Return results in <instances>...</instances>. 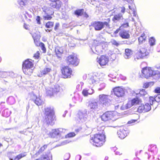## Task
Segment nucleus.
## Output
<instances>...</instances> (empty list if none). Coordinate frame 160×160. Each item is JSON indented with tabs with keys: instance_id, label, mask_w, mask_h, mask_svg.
Instances as JSON below:
<instances>
[{
	"instance_id": "bf43d9fd",
	"label": "nucleus",
	"mask_w": 160,
	"mask_h": 160,
	"mask_svg": "<svg viewBox=\"0 0 160 160\" xmlns=\"http://www.w3.org/2000/svg\"><path fill=\"white\" fill-rule=\"evenodd\" d=\"M24 27L25 29H28L29 28V26L28 25L24 23Z\"/></svg>"
},
{
	"instance_id": "6e6552de",
	"label": "nucleus",
	"mask_w": 160,
	"mask_h": 160,
	"mask_svg": "<svg viewBox=\"0 0 160 160\" xmlns=\"http://www.w3.org/2000/svg\"><path fill=\"white\" fill-rule=\"evenodd\" d=\"M42 14L43 19L45 20H49L52 18L51 16L53 13L52 9L48 7H44L42 8Z\"/></svg>"
},
{
	"instance_id": "c85d7f7f",
	"label": "nucleus",
	"mask_w": 160,
	"mask_h": 160,
	"mask_svg": "<svg viewBox=\"0 0 160 160\" xmlns=\"http://www.w3.org/2000/svg\"><path fill=\"white\" fill-rule=\"evenodd\" d=\"M51 71V69L49 68H44L40 71V73H39L38 75L39 77H41L43 75L48 74Z\"/></svg>"
},
{
	"instance_id": "79ce46f5",
	"label": "nucleus",
	"mask_w": 160,
	"mask_h": 160,
	"mask_svg": "<svg viewBox=\"0 0 160 160\" xmlns=\"http://www.w3.org/2000/svg\"><path fill=\"white\" fill-rule=\"evenodd\" d=\"M153 84V83L152 82H149L148 83H146L144 84V86L145 88H147L149 87L150 86Z\"/></svg>"
},
{
	"instance_id": "052dcab7",
	"label": "nucleus",
	"mask_w": 160,
	"mask_h": 160,
	"mask_svg": "<svg viewBox=\"0 0 160 160\" xmlns=\"http://www.w3.org/2000/svg\"><path fill=\"white\" fill-rule=\"evenodd\" d=\"M28 16L29 18H32V16L31 15H29L28 13H26V14L25 15V17H26V18H28Z\"/></svg>"
},
{
	"instance_id": "37998d69",
	"label": "nucleus",
	"mask_w": 160,
	"mask_h": 160,
	"mask_svg": "<svg viewBox=\"0 0 160 160\" xmlns=\"http://www.w3.org/2000/svg\"><path fill=\"white\" fill-rule=\"evenodd\" d=\"M75 135V134L74 132H71L68 134L66 136V137L67 138H71L74 136Z\"/></svg>"
},
{
	"instance_id": "f3484780",
	"label": "nucleus",
	"mask_w": 160,
	"mask_h": 160,
	"mask_svg": "<svg viewBox=\"0 0 160 160\" xmlns=\"http://www.w3.org/2000/svg\"><path fill=\"white\" fill-rule=\"evenodd\" d=\"M97 62L101 66H105L106 65L108 61L109 58L104 55H102L99 58H97Z\"/></svg>"
},
{
	"instance_id": "c756f323",
	"label": "nucleus",
	"mask_w": 160,
	"mask_h": 160,
	"mask_svg": "<svg viewBox=\"0 0 160 160\" xmlns=\"http://www.w3.org/2000/svg\"><path fill=\"white\" fill-rule=\"evenodd\" d=\"M122 18V14L121 13H119L114 16L112 18V20L114 22H116V21H119Z\"/></svg>"
},
{
	"instance_id": "393cba45",
	"label": "nucleus",
	"mask_w": 160,
	"mask_h": 160,
	"mask_svg": "<svg viewBox=\"0 0 160 160\" xmlns=\"http://www.w3.org/2000/svg\"><path fill=\"white\" fill-rule=\"evenodd\" d=\"M118 137L122 139L124 138L127 136L126 131L123 129H120L117 132Z\"/></svg>"
},
{
	"instance_id": "a211bd4d",
	"label": "nucleus",
	"mask_w": 160,
	"mask_h": 160,
	"mask_svg": "<svg viewBox=\"0 0 160 160\" xmlns=\"http://www.w3.org/2000/svg\"><path fill=\"white\" fill-rule=\"evenodd\" d=\"M68 62L69 64H71L75 66L77 65L79 63L78 60L76 57L73 55H70L68 57Z\"/></svg>"
},
{
	"instance_id": "dca6fc26",
	"label": "nucleus",
	"mask_w": 160,
	"mask_h": 160,
	"mask_svg": "<svg viewBox=\"0 0 160 160\" xmlns=\"http://www.w3.org/2000/svg\"><path fill=\"white\" fill-rule=\"evenodd\" d=\"M89 82L90 83H92V84L94 85L100 83V86H101V88L98 89V90L99 91H101L103 89L105 86L104 83H102V81L100 80L99 79L96 77H93V78H91Z\"/></svg>"
},
{
	"instance_id": "6e6d98bb",
	"label": "nucleus",
	"mask_w": 160,
	"mask_h": 160,
	"mask_svg": "<svg viewBox=\"0 0 160 160\" xmlns=\"http://www.w3.org/2000/svg\"><path fill=\"white\" fill-rule=\"evenodd\" d=\"M70 142L68 141L67 140H65L64 141H63L61 143V145H64L65 144H66Z\"/></svg>"
},
{
	"instance_id": "0eeeda50",
	"label": "nucleus",
	"mask_w": 160,
	"mask_h": 160,
	"mask_svg": "<svg viewBox=\"0 0 160 160\" xmlns=\"http://www.w3.org/2000/svg\"><path fill=\"white\" fill-rule=\"evenodd\" d=\"M154 75L153 71L152 68L149 67H147L142 69L140 76L142 78H148Z\"/></svg>"
},
{
	"instance_id": "b1692460",
	"label": "nucleus",
	"mask_w": 160,
	"mask_h": 160,
	"mask_svg": "<svg viewBox=\"0 0 160 160\" xmlns=\"http://www.w3.org/2000/svg\"><path fill=\"white\" fill-rule=\"evenodd\" d=\"M52 155L49 153L47 154H43L40 158L36 160H52Z\"/></svg>"
},
{
	"instance_id": "774afa93",
	"label": "nucleus",
	"mask_w": 160,
	"mask_h": 160,
	"mask_svg": "<svg viewBox=\"0 0 160 160\" xmlns=\"http://www.w3.org/2000/svg\"><path fill=\"white\" fill-rule=\"evenodd\" d=\"M132 21L133 22L134 21V20L133 18H132Z\"/></svg>"
},
{
	"instance_id": "f8f14e48",
	"label": "nucleus",
	"mask_w": 160,
	"mask_h": 160,
	"mask_svg": "<svg viewBox=\"0 0 160 160\" xmlns=\"http://www.w3.org/2000/svg\"><path fill=\"white\" fill-rule=\"evenodd\" d=\"M110 96L108 95L102 94L99 96V100L103 105H108L111 102Z\"/></svg>"
},
{
	"instance_id": "603ef678",
	"label": "nucleus",
	"mask_w": 160,
	"mask_h": 160,
	"mask_svg": "<svg viewBox=\"0 0 160 160\" xmlns=\"http://www.w3.org/2000/svg\"><path fill=\"white\" fill-rule=\"evenodd\" d=\"M128 8L129 9H130L132 12L136 10L135 8L133 6H129Z\"/></svg>"
},
{
	"instance_id": "72a5a7b5",
	"label": "nucleus",
	"mask_w": 160,
	"mask_h": 160,
	"mask_svg": "<svg viewBox=\"0 0 160 160\" xmlns=\"http://www.w3.org/2000/svg\"><path fill=\"white\" fill-rule=\"evenodd\" d=\"M10 111L8 109H6L2 112V114L4 117H8L10 115Z\"/></svg>"
},
{
	"instance_id": "c9c22d12",
	"label": "nucleus",
	"mask_w": 160,
	"mask_h": 160,
	"mask_svg": "<svg viewBox=\"0 0 160 160\" xmlns=\"http://www.w3.org/2000/svg\"><path fill=\"white\" fill-rule=\"evenodd\" d=\"M47 148V145H44L39 149L38 152L36 153V154H39L43 152L46 148Z\"/></svg>"
},
{
	"instance_id": "f704fd0d",
	"label": "nucleus",
	"mask_w": 160,
	"mask_h": 160,
	"mask_svg": "<svg viewBox=\"0 0 160 160\" xmlns=\"http://www.w3.org/2000/svg\"><path fill=\"white\" fill-rule=\"evenodd\" d=\"M155 39L153 37H151L149 39V43L151 46H152L155 44Z\"/></svg>"
},
{
	"instance_id": "f257e3e1",
	"label": "nucleus",
	"mask_w": 160,
	"mask_h": 160,
	"mask_svg": "<svg viewBox=\"0 0 160 160\" xmlns=\"http://www.w3.org/2000/svg\"><path fill=\"white\" fill-rule=\"evenodd\" d=\"M93 43L94 47L91 48V49L92 52L94 53H102L103 50H105L107 47V45L104 42L100 41L98 38L94 40Z\"/></svg>"
},
{
	"instance_id": "412c9836",
	"label": "nucleus",
	"mask_w": 160,
	"mask_h": 160,
	"mask_svg": "<svg viewBox=\"0 0 160 160\" xmlns=\"http://www.w3.org/2000/svg\"><path fill=\"white\" fill-rule=\"evenodd\" d=\"M87 111L86 109L80 111L78 112V117L82 122H84L87 120Z\"/></svg>"
},
{
	"instance_id": "cd10ccee",
	"label": "nucleus",
	"mask_w": 160,
	"mask_h": 160,
	"mask_svg": "<svg viewBox=\"0 0 160 160\" xmlns=\"http://www.w3.org/2000/svg\"><path fill=\"white\" fill-rule=\"evenodd\" d=\"M132 54V51L129 49H126L125 50V52L124 57L125 59H128L130 58Z\"/></svg>"
},
{
	"instance_id": "58836bf2",
	"label": "nucleus",
	"mask_w": 160,
	"mask_h": 160,
	"mask_svg": "<svg viewBox=\"0 0 160 160\" xmlns=\"http://www.w3.org/2000/svg\"><path fill=\"white\" fill-rule=\"evenodd\" d=\"M53 25V22H48L46 23V27L48 28H52Z\"/></svg>"
},
{
	"instance_id": "de8ad7c7",
	"label": "nucleus",
	"mask_w": 160,
	"mask_h": 160,
	"mask_svg": "<svg viewBox=\"0 0 160 160\" xmlns=\"http://www.w3.org/2000/svg\"><path fill=\"white\" fill-rule=\"evenodd\" d=\"M70 157V154L69 153H66L64 156V159L65 160H68Z\"/></svg>"
},
{
	"instance_id": "49530a36",
	"label": "nucleus",
	"mask_w": 160,
	"mask_h": 160,
	"mask_svg": "<svg viewBox=\"0 0 160 160\" xmlns=\"http://www.w3.org/2000/svg\"><path fill=\"white\" fill-rule=\"evenodd\" d=\"M32 36L33 38L34 42H35V41H36L37 42H38L39 40V36H36L34 34L32 35Z\"/></svg>"
},
{
	"instance_id": "f03ea898",
	"label": "nucleus",
	"mask_w": 160,
	"mask_h": 160,
	"mask_svg": "<svg viewBox=\"0 0 160 160\" xmlns=\"http://www.w3.org/2000/svg\"><path fill=\"white\" fill-rule=\"evenodd\" d=\"M105 136L103 133L97 134L92 137L90 142L97 147L102 146L105 141Z\"/></svg>"
},
{
	"instance_id": "2f4dec72",
	"label": "nucleus",
	"mask_w": 160,
	"mask_h": 160,
	"mask_svg": "<svg viewBox=\"0 0 160 160\" xmlns=\"http://www.w3.org/2000/svg\"><path fill=\"white\" fill-rule=\"evenodd\" d=\"M55 52L56 54L58 57H60V56L59 55L62 53L63 52V49L62 48L57 47L55 49Z\"/></svg>"
},
{
	"instance_id": "39448f33",
	"label": "nucleus",
	"mask_w": 160,
	"mask_h": 160,
	"mask_svg": "<svg viewBox=\"0 0 160 160\" xmlns=\"http://www.w3.org/2000/svg\"><path fill=\"white\" fill-rule=\"evenodd\" d=\"M118 118V113L115 111L107 112L101 116L102 121H107L110 120L114 121Z\"/></svg>"
},
{
	"instance_id": "423d86ee",
	"label": "nucleus",
	"mask_w": 160,
	"mask_h": 160,
	"mask_svg": "<svg viewBox=\"0 0 160 160\" xmlns=\"http://www.w3.org/2000/svg\"><path fill=\"white\" fill-rule=\"evenodd\" d=\"M141 102L140 99L138 98H135L129 100L127 104L123 105L121 107L120 109L122 110H125L131 108L133 106L139 104Z\"/></svg>"
},
{
	"instance_id": "0e129e2a",
	"label": "nucleus",
	"mask_w": 160,
	"mask_h": 160,
	"mask_svg": "<svg viewBox=\"0 0 160 160\" xmlns=\"http://www.w3.org/2000/svg\"><path fill=\"white\" fill-rule=\"evenodd\" d=\"M59 26V24L58 23H57L55 25V29H56L57 28H58Z\"/></svg>"
},
{
	"instance_id": "680f3d73",
	"label": "nucleus",
	"mask_w": 160,
	"mask_h": 160,
	"mask_svg": "<svg viewBox=\"0 0 160 160\" xmlns=\"http://www.w3.org/2000/svg\"><path fill=\"white\" fill-rule=\"evenodd\" d=\"M121 29V28H119L117 29L115 31V32H114V33L115 34L118 33V32H119L120 30Z\"/></svg>"
},
{
	"instance_id": "09e8293b",
	"label": "nucleus",
	"mask_w": 160,
	"mask_h": 160,
	"mask_svg": "<svg viewBox=\"0 0 160 160\" xmlns=\"http://www.w3.org/2000/svg\"><path fill=\"white\" fill-rule=\"evenodd\" d=\"M128 26V23L126 22L125 23L123 24L120 27V28H121V29H122L123 28H126Z\"/></svg>"
},
{
	"instance_id": "ddd939ff",
	"label": "nucleus",
	"mask_w": 160,
	"mask_h": 160,
	"mask_svg": "<svg viewBox=\"0 0 160 160\" xmlns=\"http://www.w3.org/2000/svg\"><path fill=\"white\" fill-rule=\"evenodd\" d=\"M113 91L114 95L118 97H122L125 95V89L121 87L114 88L113 89Z\"/></svg>"
},
{
	"instance_id": "473e14b6",
	"label": "nucleus",
	"mask_w": 160,
	"mask_h": 160,
	"mask_svg": "<svg viewBox=\"0 0 160 160\" xmlns=\"http://www.w3.org/2000/svg\"><path fill=\"white\" fill-rule=\"evenodd\" d=\"M26 156V153L25 152L22 153L15 157V160H19L21 158L24 157Z\"/></svg>"
},
{
	"instance_id": "7ed1b4c3",
	"label": "nucleus",
	"mask_w": 160,
	"mask_h": 160,
	"mask_svg": "<svg viewBox=\"0 0 160 160\" xmlns=\"http://www.w3.org/2000/svg\"><path fill=\"white\" fill-rule=\"evenodd\" d=\"M45 114L47 123L48 124L53 125L54 123L55 118L53 110L50 108H45Z\"/></svg>"
},
{
	"instance_id": "3c124183",
	"label": "nucleus",
	"mask_w": 160,
	"mask_h": 160,
	"mask_svg": "<svg viewBox=\"0 0 160 160\" xmlns=\"http://www.w3.org/2000/svg\"><path fill=\"white\" fill-rule=\"evenodd\" d=\"M155 92L156 93H160V87H157L154 90Z\"/></svg>"
},
{
	"instance_id": "7c9ffc66",
	"label": "nucleus",
	"mask_w": 160,
	"mask_h": 160,
	"mask_svg": "<svg viewBox=\"0 0 160 160\" xmlns=\"http://www.w3.org/2000/svg\"><path fill=\"white\" fill-rule=\"evenodd\" d=\"M84 12V10L83 9H79L75 10L73 14L76 16L77 17L81 16Z\"/></svg>"
},
{
	"instance_id": "e433bc0d",
	"label": "nucleus",
	"mask_w": 160,
	"mask_h": 160,
	"mask_svg": "<svg viewBox=\"0 0 160 160\" xmlns=\"http://www.w3.org/2000/svg\"><path fill=\"white\" fill-rule=\"evenodd\" d=\"M18 4L22 7L24 6L26 2V0H18Z\"/></svg>"
},
{
	"instance_id": "13d9d810",
	"label": "nucleus",
	"mask_w": 160,
	"mask_h": 160,
	"mask_svg": "<svg viewBox=\"0 0 160 160\" xmlns=\"http://www.w3.org/2000/svg\"><path fill=\"white\" fill-rule=\"evenodd\" d=\"M137 120H131L129 121L128 122V124H131L133 123H134L136 122Z\"/></svg>"
},
{
	"instance_id": "4d7b16f0",
	"label": "nucleus",
	"mask_w": 160,
	"mask_h": 160,
	"mask_svg": "<svg viewBox=\"0 0 160 160\" xmlns=\"http://www.w3.org/2000/svg\"><path fill=\"white\" fill-rule=\"evenodd\" d=\"M40 17H39V16L37 17V18H36V20H37V23L39 24H40Z\"/></svg>"
},
{
	"instance_id": "e2e57ef3",
	"label": "nucleus",
	"mask_w": 160,
	"mask_h": 160,
	"mask_svg": "<svg viewBox=\"0 0 160 160\" xmlns=\"http://www.w3.org/2000/svg\"><path fill=\"white\" fill-rule=\"evenodd\" d=\"M133 16L136 17L137 16V14L136 10L133 12Z\"/></svg>"
},
{
	"instance_id": "864d4df0",
	"label": "nucleus",
	"mask_w": 160,
	"mask_h": 160,
	"mask_svg": "<svg viewBox=\"0 0 160 160\" xmlns=\"http://www.w3.org/2000/svg\"><path fill=\"white\" fill-rule=\"evenodd\" d=\"M121 9V12L123 14L125 12V8L124 7H122L120 8Z\"/></svg>"
},
{
	"instance_id": "1a4fd4ad",
	"label": "nucleus",
	"mask_w": 160,
	"mask_h": 160,
	"mask_svg": "<svg viewBox=\"0 0 160 160\" xmlns=\"http://www.w3.org/2000/svg\"><path fill=\"white\" fill-rule=\"evenodd\" d=\"M136 57L137 59L146 58L149 55V52L145 47H139L138 48Z\"/></svg>"
},
{
	"instance_id": "a19ab883",
	"label": "nucleus",
	"mask_w": 160,
	"mask_h": 160,
	"mask_svg": "<svg viewBox=\"0 0 160 160\" xmlns=\"http://www.w3.org/2000/svg\"><path fill=\"white\" fill-rule=\"evenodd\" d=\"M111 42L112 44L115 45L117 47L119 45V44L118 42L114 39L112 40Z\"/></svg>"
},
{
	"instance_id": "9d476101",
	"label": "nucleus",
	"mask_w": 160,
	"mask_h": 160,
	"mask_svg": "<svg viewBox=\"0 0 160 160\" xmlns=\"http://www.w3.org/2000/svg\"><path fill=\"white\" fill-rule=\"evenodd\" d=\"M92 25L96 30H100L105 26L108 27H109L108 22H92Z\"/></svg>"
},
{
	"instance_id": "4c0bfd02",
	"label": "nucleus",
	"mask_w": 160,
	"mask_h": 160,
	"mask_svg": "<svg viewBox=\"0 0 160 160\" xmlns=\"http://www.w3.org/2000/svg\"><path fill=\"white\" fill-rule=\"evenodd\" d=\"M145 37L144 35H142L140 37L138 38V41L139 43H142L143 41H145Z\"/></svg>"
},
{
	"instance_id": "2eb2a0df",
	"label": "nucleus",
	"mask_w": 160,
	"mask_h": 160,
	"mask_svg": "<svg viewBox=\"0 0 160 160\" xmlns=\"http://www.w3.org/2000/svg\"><path fill=\"white\" fill-rule=\"evenodd\" d=\"M149 102H150V101ZM151 105L150 104V103H147L144 105L141 104L140 106L139 107L138 111L139 112H148L151 109Z\"/></svg>"
},
{
	"instance_id": "9b49d317",
	"label": "nucleus",
	"mask_w": 160,
	"mask_h": 160,
	"mask_svg": "<svg viewBox=\"0 0 160 160\" xmlns=\"http://www.w3.org/2000/svg\"><path fill=\"white\" fill-rule=\"evenodd\" d=\"M60 90V86L58 85H55L48 88L46 93L47 95L51 96L59 92Z\"/></svg>"
},
{
	"instance_id": "8fccbe9b",
	"label": "nucleus",
	"mask_w": 160,
	"mask_h": 160,
	"mask_svg": "<svg viewBox=\"0 0 160 160\" xmlns=\"http://www.w3.org/2000/svg\"><path fill=\"white\" fill-rule=\"evenodd\" d=\"M40 45L41 47L42 50L43 51V52H45L46 51V48L44 46V44L41 42L40 44Z\"/></svg>"
},
{
	"instance_id": "5701e85b",
	"label": "nucleus",
	"mask_w": 160,
	"mask_h": 160,
	"mask_svg": "<svg viewBox=\"0 0 160 160\" xmlns=\"http://www.w3.org/2000/svg\"><path fill=\"white\" fill-rule=\"evenodd\" d=\"M88 107L93 112L97 110L98 108V103L92 102H90L88 105Z\"/></svg>"
},
{
	"instance_id": "20e7f679",
	"label": "nucleus",
	"mask_w": 160,
	"mask_h": 160,
	"mask_svg": "<svg viewBox=\"0 0 160 160\" xmlns=\"http://www.w3.org/2000/svg\"><path fill=\"white\" fill-rule=\"evenodd\" d=\"M33 64L29 59L25 61L22 64V69L24 73L27 75H31L33 72Z\"/></svg>"
},
{
	"instance_id": "aec40b11",
	"label": "nucleus",
	"mask_w": 160,
	"mask_h": 160,
	"mask_svg": "<svg viewBox=\"0 0 160 160\" xmlns=\"http://www.w3.org/2000/svg\"><path fill=\"white\" fill-rule=\"evenodd\" d=\"M62 71L64 78H67L70 77L72 72L71 69L67 66L63 67L62 70Z\"/></svg>"
},
{
	"instance_id": "338daca9",
	"label": "nucleus",
	"mask_w": 160,
	"mask_h": 160,
	"mask_svg": "<svg viewBox=\"0 0 160 160\" xmlns=\"http://www.w3.org/2000/svg\"><path fill=\"white\" fill-rule=\"evenodd\" d=\"M46 31L47 32H50V30L49 29H47V30H46Z\"/></svg>"
},
{
	"instance_id": "bb28decb",
	"label": "nucleus",
	"mask_w": 160,
	"mask_h": 160,
	"mask_svg": "<svg viewBox=\"0 0 160 160\" xmlns=\"http://www.w3.org/2000/svg\"><path fill=\"white\" fill-rule=\"evenodd\" d=\"M149 100L150 102L151 105H152L154 102L156 101L157 102H160V94L158 95L155 98L152 97H150L149 98Z\"/></svg>"
},
{
	"instance_id": "ea45409f",
	"label": "nucleus",
	"mask_w": 160,
	"mask_h": 160,
	"mask_svg": "<svg viewBox=\"0 0 160 160\" xmlns=\"http://www.w3.org/2000/svg\"><path fill=\"white\" fill-rule=\"evenodd\" d=\"M139 93L140 95L142 96H146V97L148 96L147 92L144 90H142L140 91Z\"/></svg>"
},
{
	"instance_id": "a878e982",
	"label": "nucleus",
	"mask_w": 160,
	"mask_h": 160,
	"mask_svg": "<svg viewBox=\"0 0 160 160\" xmlns=\"http://www.w3.org/2000/svg\"><path fill=\"white\" fill-rule=\"evenodd\" d=\"M119 35L122 38L124 39H128L130 37L128 32L125 30L121 31L119 32Z\"/></svg>"
},
{
	"instance_id": "a18cd8bd",
	"label": "nucleus",
	"mask_w": 160,
	"mask_h": 160,
	"mask_svg": "<svg viewBox=\"0 0 160 160\" xmlns=\"http://www.w3.org/2000/svg\"><path fill=\"white\" fill-rule=\"evenodd\" d=\"M82 93L85 96H87L89 94L88 90L86 89H84L82 91Z\"/></svg>"
},
{
	"instance_id": "4468645a",
	"label": "nucleus",
	"mask_w": 160,
	"mask_h": 160,
	"mask_svg": "<svg viewBox=\"0 0 160 160\" xmlns=\"http://www.w3.org/2000/svg\"><path fill=\"white\" fill-rule=\"evenodd\" d=\"M46 131L48 136L54 138L56 135H61L62 132L65 131V130L62 128L52 129L51 133L47 131V130H46Z\"/></svg>"
},
{
	"instance_id": "5fc2aeb1",
	"label": "nucleus",
	"mask_w": 160,
	"mask_h": 160,
	"mask_svg": "<svg viewBox=\"0 0 160 160\" xmlns=\"http://www.w3.org/2000/svg\"><path fill=\"white\" fill-rule=\"evenodd\" d=\"M88 94H90V95L92 94V93H93L94 92V90L92 89H88Z\"/></svg>"
},
{
	"instance_id": "6ab92c4d",
	"label": "nucleus",
	"mask_w": 160,
	"mask_h": 160,
	"mask_svg": "<svg viewBox=\"0 0 160 160\" xmlns=\"http://www.w3.org/2000/svg\"><path fill=\"white\" fill-rule=\"evenodd\" d=\"M51 2L50 6L52 8L59 10L62 4L60 0H49Z\"/></svg>"
},
{
	"instance_id": "c03bdc74",
	"label": "nucleus",
	"mask_w": 160,
	"mask_h": 160,
	"mask_svg": "<svg viewBox=\"0 0 160 160\" xmlns=\"http://www.w3.org/2000/svg\"><path fill=\"white\" fill-rule=\"evenodd\" d=\"M40 52L37 51L34 54L33 57L36 59H38L39 57Z\"/></svg>"
},
{
	"instance_id": "4be33fe9",
	"label": "nucleus",
	"mask_w": 160,
	"mask_h": 160,
	"mask_svg": "<svg viewBox=\"0 0 160 160\" xmlns=\"http://www.w3.org/2000/svg\"><path fill=\"white\" fill-rule=\"evenodd\" d=\"M32 98L35 99L34 102L38 106L41 105L44 103V101L41 99V97L38 98L35 95L33 94Z\"/></svg>"
},
{
	"instance_id": "69168bd1",
	"label": "nucleus",
	"mask_w": 160,
	"mask_h": 160,
	"mask_svg": "<svg viewBox=\"0 0 160 160\" xmlns=\"http://www.w3.org/2000/svg\"><path fill=\"white\" fill-rule=\"evenodd\" d=\"M81 158V156L80 155H78L76 157V158H79V160H80V159Z\"/></svg>"
}]
</instances>
